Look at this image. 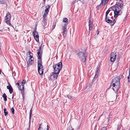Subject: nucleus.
I'll list each match as a JSON object with an SVG mask.
<instances>
[{
  "instance_id": "nucleus-47",
  "label": "nucleus",
  "mask_w": 130,
  "mask_h": 130,
  "mask_svg": "<svg viewBox=\"0 0 130 130\" xmlns=\"http://www.w3.org/2000/svg\"><path fill=\"white\" fill-rule=\"evenodd\" d=\"M13 97H14V94H13L12 95V99H13Z\"/></svg>"
},
{
  "instance_id": "nucleus-22",
  "label": "nucleus",
  "mask_w": 130,
  "mask_h": 130,
  "mask_svg": "<svg viewBox=\"0 0 130 130\" xmlns=\"http://www.w3.org/2000/svg\"><path fill=\"white\" fill-rule=\"evenodd\" d=\"M2 97L4 99V100L5 101H7V96L6 95V94L5 93H4Z\"/></svg>"
},
{
  "instance_id": "nucleus-45",
  "label": "nucleus",
  "mask_w": 130,
  "mask_h": 130,
  "mask_svg": "<svg viewBox=\"0 0 130 130\" xmlns=\"http://www.w3.org/2000/svg\"><path fill=\"white\" fill-rule=\"evenodd\" d=\"M6 110H7L6 109V108H4V112H5V111H6Z\"/></svg>"
},
{
  "instance_id": "nucleus-29",
  "label": "nucleus",
  "mask_w": 130,
  "mask_h": 130,
  "mask_svg": "<svg viewBox=\"0 0 130 130\" xmlns=\"http://www.w3.org/2000/svg\"><path fill=\"white\" fill-rule=\"evenodd\" d=\"M128 82L130 83V73L129 72V74L127 77Z\"/></svg>"
},
{
  "instance_id": "nucleus-50",
  "label": "nucleus",
  "mask_w": 130,
  "mask_h": 130,
  "mask_svg": "<svg viewBox=\"0 0 130 130\" xmlns=\"http://www.w3.org/2000/svg\"><path fill=\"white\" fill-rule=\"evenodd\" d=\"M44 0V1L45 2V1L46 0Z\"/></svg>"
},
{
  "instance_id": "nucleus-37",
  "label": "nucleus",
  "mask_w": 130,
  "mask_h": 130,
  "mask_svg": "<svg viewBox=\"0 0 130 130\" xmlns=\"http://www.w3.org/2000/svg\"><path fill=\"white\" fill-rule=\"evenodd\" d=\"M80 0H73V3H75L76 2H78V1H80Z\"/></svg>"
},
{
  "instance_id": "nucleus-2",
  "label": "nucleus",
  "mask_w": 130,
  "mask_h": 130,
  "mask_svg": "<svg viewBox=\"0 0 130 130\" xmlns=\"http://www.w3.org/2000/svg\"><path fill=\"white\" fill-rule=\"evenodd\" d=\"M86 54V53L79 52L77 53V55L79 58L81 59V60L84 62H85L87 57Z\"/></svg>"
},
{
  "instance_id": "nucleus-17",
  "label": "nucleus",
  "mask_w": 130,
  "mask_h": 130,
  "mask_svg": "<svg viewBox=\"0 0 130 130\" xmlns=\"http://www.w3.org/2000/svg\"><path fill=\"white\" fill-rule=\"evenodd\" d=\"M7 88L9 90V92L10 94L12 93L13 92V89L10 84L7 87Z\"/></svg>"
},
{
  "instance_id": "nucleus-26",
  "label": "nucleus",
  "mask_w": 130,
  "mask_h": 130,
  "mask_svg": "<svg viewBox=\"0 0 130 130\" xmlns=\"http://www.w3.org/2000/svg\"><path fill=\"white\" fill-rule=\"evenodd\" d=\"M32 108H31V109L30 110V114H29V119H30L31 118V116H32Z\"/></svg>"
},
{
  "instance_id": "nucleus-18",
  "label": "nucleus",
  "mask_w": 130,
  "mask_h": 130,
  "mask_svg": "<svg viewBox=\"0 0 130 130\" xmlns=\"http://www.w3.org/2000/svg\"><path fill=\"white\" fill-rule=\"evenodd\" d=\"M33 63L34 61L33 60L30 59H29L27 62V64L29 66L30 65Z\"/></svg>"
},
{
  "instance_id": "nucleus-35",
  "label": "nucleus",
  "mask_w": 130,
  "mask_h": 130,
  "mask_svg": "<svg viewBox=\"0 0 130 130\" xmlns=\"http://www.w3.org/2000/svg\"><path fill=\"white\" fill-rule=\"evenodd\" d=\"M0 2L2 4H4L5 2V0H0Z\"/></svg>"
},
{
  "instance_id": "nucleus-44",
  "label": "nucleus",
  "mask_w": 130,
  "mask_h": 130,
  "mask_svg": "<svg viewBox=\"0 0 130 130\" xmlns=\"http://www.w3.org/2000/svg\"><path fill=\"white\" fill-rule=\"evenodd\" d=\"M55 25L54 24V25H53V26H52V28H53V29H54L55 28Z\"/></svg>"
},
{
  "instance_id": "nucleus-21",
  "label": "nucleus",
  "mask_w": 130,
  "mask_h": 130,
  "mask_svg": "<svg viewBox=\"0 0 130 130\" xmlns=\"http://www.w3.org/2000/svg\"><path fill=\"white\" fill-rule=\"evenodd\" d=\"M109 0H102L101 4H102L105 5L108 2Z\"/></svg>"
},
{
  "instance_id": "nucleus-8",
  "label": "nucleus",
  "mask_w": 130,
  "mask_h": 130,
  "mask_svg": "<svg viewBox=\"0 0 130 130\" xmlns=\"http://www.w3.org/2000/svg\"><path fill=\"white\" fill-rule=\"evenodd\" d=\"M116 56L117 54L116 52H113L111 53L110 55V61L111 62L114 61L115 60Z\"/></svg>"
},
{
  "instance_id": "nucleus-40",
  "label": "nucleus",
  "mask_w": 130,
  "mask_h": 130,
  "mask_svg": "<svg viewBox=\"0 0 130 130\" xmlns=\"http://www.w3.org/2000/svg\"><path fill=\"white\" fill-rule=\"evenodd\" d=\"M41 47H40L39 49H38V52L39 51H40V52H41V54L42 55V51H41Z\"/></svg>"
},
{
  "instance_id": "nucleus-27",
  "label": "nucleus",
  "mask_w": 130,
  "mask_h": 130,
  "mask_svg": "<svg viewBox=\"0 0 130 130\" xmlns=\"http://www.w3.org/2000/svg\"><path fill=\"white\" fill-rule=\"evenodd\" d=\"M67 130H74V129L73 128H72V127L70 125L69 126Z\"/></svg>"
},
{
  "instance_id": "nucleus-3",
  "label": "nucleus",
  "mask_w": 130,
  "mask_h": 130,
  "mask_svg": "<svg viewBox=\"0 0 130 130\" xmlns=\"http://www.w3.org/2000/svg\"><path fill=\"white\" fill-rule=\"evenodd\" d=\"M38 130H48L49 127L46 123L45 122L43 123L39 124Z\"/></svg>"
},
{
  "instance_id": "nucleus-23",
  "label": "nucleus",
  "mask_w": 130,
  "mask_h": 130,
  "mask_svg": "<svg viewBox=\"0 0 130 130\" xmlns=\"http://www.w3.org/2000/svg\"><path fill=\"white\" fill-rule=\"evenodd\" d=\"M89 30L92 29V22H89Z\"/></svg>"
},
{
  "instance_id": "nucleus-32",
  "label": "nucleus",
  "mask_w": 130,
  "mask_h": 130,
  "mask_svg": "<svg viewBox=\"0 0 130 130\" xmlns=\"http://www.w3.org/2000/svg\"><path fill=\"white\" fill-rule=\"evenodd\" d=\"M67 97L69 99H70L71 100H72V97L69 95H67Z\"/></svg>"
},
{
  "instance_id": "nucleus-30",
  "label": "nucleus",
  "mask_w": 130,
  "mask_h": 130,
  "mask_svg": "<svg viewBox=\"0 0 130 130\" xmlns=\"http://www.w3.org/2000/svg\"><path fill=\"white\" fill-rule=\"evenodd\" d=\"M27 53V54H29V56L33 55V54L30 51L28 52Z\"/></svg>"
},
{
  "instance_id": "nucleus-31",
  "label": "nucleus",
  "mask_w": 130,
  "mask_h": 130,
  "mask_svg": "<svg viewBox=\"0 0 130 130\" xmlns=\"http://www.w3.org/2000/svg\"><path fill=\"white\" fill-rule=\"evenodd\" d=\"M99 68H97V69L96 70V74H98L99 73Z\"/></svg>"
},
{
  "instance_id": "nucleus-46",
  "label": "nucleus",
  "mask_w": 130,
  "mask_h": 130,
  "mask_svg": "<svg viewBox=\"0 0 130 130\" xmlns=\"http://www.w3.org/2000/svg\"><path fill=\"white\" fill-rule=\"evenodd\" d=\"M97 35H99V31H98V30H97Z\"/></svg>"
},
{
  "instance_id": "nucleus-24",
  "label": "nucleus",
  "mask_w": 130,
  "mask_h": 130,
  "mask_svg": "<svg viewBox=\"0 0 130 130\" xmlns=\"http://www.w3.org/2000/svg\"><path fill=\"white\" fill-rule=\"evenodd\" d=\"M68 22V19L67 18H63V22L67 23Z\"/></svg>"
},
{
  "instance_id": "nucleus-36",
  "label": "nucleus",
  "mask_w": 130,
  "mask_h": 130,
  "mask_svg": "<svg viewBox=\"0 0 130 130\" xmlns=\"http://www.w3.org/2000/svg\"><path fill=\"white\" fill-rule=\"evenodd\" d=\"M25 82H26L25 80L24 79L23 80V82L21 83V84L24 85L25 84Z\"/></svg>"
},
{
  "instance_id": "nucleus-10",
  "label": "nucleus",
  "mask_w": 130,
  "mask_h": 130,
  "mask_svg": "<svg viewBox=\"0 0 130 130\" xmlns=\"http://www.w3.org/2000/svg\"><path fill=\"white\" fill-rule=\"evenodd\" d=\"M67 24H65L64 26L62 27V29L63 31L62 35L64 37H66V34L67 33Z\"/></svg>"
},
{
  "instance_id": "nucleus-19",
  "label": "nucleus",
  "mask_w": 130,
  "mask_h": 130,
  "mask_svg": "<svg viewBox=\"0 0 130 130\" xmlns=\"http://www.w3.org/2000/svg\"><path fill=\"white\" fill-rule=\"evenodd\" d=\"M62 65V63L61 62H60L58 63H57L55 65L56 66H57L58 68H60V69L61 70V66Z\"/></svg>"
},
{
  "instance_id": "nucleus-9",
  "label": "nucleus",
  "mask_w": 130,
  "mask_h": 130,
  "mask_svg": "<svg viewBox=\"0 0 130 130\" xmlns=\"http://www.w3.org/2000/svg\"><path fill=\"white\" fill-rule=\"evenodd\" d=\"M120 78L119 77H116L112 79V83L110 84V86H112V84H113L114 86H115L116 84H117L118 82H119Z\"/></svg>"
},
{
  "instance_id": "nucleus-43",
  "label": "nucleus",
  "mask_w": 130,
  "mask_h": 130,
  "mask_svg": "<svg viewBox=\"0 0 130 130\" xmlns=\"http://www.w3.org/2000/svg\"><path fill=\"white\" fill-rule=\"evenodd\" d=\"M91 22V18L90 16V18H89V23L90 22Z\"/></svg>"
},
{
  "instance_id": "nucleus-25",
  "label": "nucleus",
  "mask_w": 130,
  "mask_h": 130,
  "mask_svg": "<svg viewBox=\"0 0 130 130\" xmlns=\"http://www.w3.org/2000/svg\"><path fill=\"white\" fill-rule=\"evenodd\" d=\"M110 9V8L109 9H108L106 12L105 17H107V16L108 14L109 13L110 11L111 10H109Z\"/></svg>"
},
{
  "instance_id": "nucleus-12",
  "label": "nucleus",
  "mask_w": 130,
  "mask_h": 130,
  "mask_svg": "<svg viewBox=\"0 0 130 130\" xmlns=\"http://www.w3.org/2000/svg\"><path fill=\"white\" fill-rule=\"evenodd\" d=\"M58 74L54 73L51 76L50 79L52 80H55L56 79Z\"/></svg>"
},
{
  "instance_id": "nucleus-15",
  "label": "nucleus",
  "mask_w": 130,
  "mask_h": 130,
  "mask_svg": "<svg viewBox=\"0 0 130 130\" xmlns=\"http://www.w3.org/2000/svg\"><path fill=\"white\" fill-rule=\"evenodd\" d=\"M110 9H111L114 11H121V9H120L118 6H113Z\"/></svg>"
},
{
  "instance_id": "nucleus-41",
  "label": "nucleus",
  "mask_w": 130,
  "mask_h": 130,
  "mask_svg": "<svg viewBox=\"0 0 130 130\" xmlns=\"http://www.w3.org/2000/svg\"><path fill=\"white\" fill-rule=\"evenodd\" d=\"M33 57V55L29 56V59H31V58H32Z\"/></svg>"
},
{
  "instance_id": "nucleus-42",
  "label": "nucleus",
  "mask_w": 130,
  "mask_h": 130,
  "mask_svg": "<svg viewBox=\"0 0 130 130\" xmlns=\"http://www.w3.org/2000/svg\"><path fill=\"white\" fill-rule=\"evenodd\" d=\"M16 85H18V87H19L20 84L19 83H18V82L17 83H16Z\"/></svg>"
},
{
  "instance_id": "nucleus-34",
  "label": "nucleus",
  "mask_w": 130,
  "mask_h": 130,
  "mask_svg": "<svg viewBox=\"0 0 130 130\" xmlns=\"http://www.w3.org/2000/svg\"><path fill=\"white\" fill-rule=\"evenodd\" d=\"M121 127L120 126V125L118 124V127L117 129V130H120V129Z\"/></svg>"
},
{
  "instance_id": "nucleus-6",
  "label": "nucleus",
  "mask_w": 130,
  "mask_h": 130,
  "mask_svg": "<svg viewBox=\"0 0 130 130\" xmlns=\"http://www.w3.org/2000/svg\"><path fill=\"white\" fill-rule=\"evenodd\" d=\"M34 38L36 41H39V36L38 35V32L36 31V29H34L32 32Z\"/></svg>"
},
{
  "instance_id": "nucleus-16",
  "label": "nucleus",
  "mask_w": 130,
  "mask_h": 130,
  "mask_svg": "<svg viewBox=\"0 0 130 130\" xmlns=\"http://www.w3.org/2000/svg\"><path fill=\"white\" fill-rule=\"evenodd\" d=\"M116 4L122 9L123 5V2L122 0H120L118 2H117Z\"/></svg>"
},
{
  "instance_id": "nucleus-5",
  "label": "nucleus",
  "mask_w": 130,
  "mask_h": 130,
  "mask_svg": "<svg viewBox=\"0 0 130 130\" xmlns=\"http://www.w3.org/2000/svg\"><path fill=\"white\" fill-rule=\"evenodd\" d=\"M50 5H48L46 7V9L44 10V13L43 15V20L44 21V23L45 22L46 23V21H45V19L44 18L47 15L49 12V9L50 8ZM46 25V24L45 25Z\"/></svg>"
},
{
  "instance_id": "nucleus-38",
  "label": "nucleus",
  "mask_w": 130,
  "mask_h": 130,
  "mask_svg": "<svg viewBox=\"0 0 130 130\" xmlns=\"http://www.w3.org/2000/svg\"><path fill=\"white\" fill-rule=\"evenodd\" d=\"M4 113V115L5 116H6L8 114V112L7 111H5Z\"/></svg>"
},
{
  "instance_id": "nucleus-39",
  "label": "nucleus",
  "mask_w": 130,
  "mask_h": 130,
  "mask_svg": "<svg viewBox=\"0 0 130 130\" xmlns=\"http://www.w3.org/2000/svg\"><path fill=\"white\" fill-rule=\"evenodd\" d=\"M29 126H28V128H27V130H30V122H29Z\"/></svg>"
},
{
  "instance_id": "nucleus-13",
  "label": "nucleus",
  "mask_w": 130,
  "mask_h": 130,
  "mask_svg": "<svg viewBox=\"0 0 130 130\" xmlns=\"http://www.w3.org/2000/svg\"><path fill=\"white\" fill-rule=\"evenodd\" d=\"M53 68L54 69V72L59 74V73L61 70L60 69L56 66L55 65L53 66Z\"/></svg>"
},
{
  "instance_id": "nucleus-4",
  "label": "nucleus",
  "mask_w": 130,
  "mask_h": 130,
  "mask_svg": "<svg viewBox=\"0 0 130 130\" xmlns=\"http://www.w3.org/2000/svg\"><path fill=\"white\" fill-rule=\"evenodd\" d=\"M11 15L9 12L7 13L6 15L4 21L8 25L11 26Z\"/></svg>"
},
{
  "instance_id": "nucleus-48",
  "label": "nucleus",
  "mask_w": 130,
  "mask_h": 130,
  "mask_svg": "<svg viewBox=\"0 0 130 130\" xmlns=\"http://www.w3.org/2000/svg\"><path fill=\"white\" fill-rule=\"evenodd\" d=\"M2 31H3V30H1V29H0V31H1V32H2Z\"/></svg>"
},
{
  "instance_id": "nucleus-49",
  "label": "nucleus",
  "mask_w": 130,
  "mask_h": 130,
  "mask_svg": "<svg viewBox=\"0 0 130 130\" xmlns=\"http://www.w3.org/2000/svg\"><path fill=\"white\" fill-rule=\"evenodd\" d=\"M1 70H0V74H1Z\"/></svg>"
},
{
  "instance_id": "nucleus-28",
  "label": "nucleus",
  "mask_w": 130,
  "mask_h": 130,
  "mask_svg": "<svg viewBox=\"0 0 130 130\" xmlns=\"http://www.w3.org/2000/svg\"><path fill=\"white\" fill-rule=\"evenodd\" d=\"M11 113L12 114H14V110L13 107H12L11 109Z\"/></svg>"
},
{
  "instance_id": "nucleus-7",
  "label": "nucleus",
  "mask_w": 130,
  "mask_h": 130,
  "mask_svg": "<svg viewBox=\"0 0 130 130\" xmlns=\"http://www.w3.org/2000/svg\"><path fill=\"white\" fill-rule=\"evenodd\" d=\"M120 82H118L117 84H116L115 86H114L113 84H112V86L113 87V89L114 91L116 92L118 91L120 88Z\"/></svg>"
},
{
  "instance_id": "nucleus-1",
  "label": "nucleus",
  "mask_w": 130,
  "mask_h": 130,
  "mask_svg": "<svg viewBox=\"0 0 130 130\" xmlns=\"http://www.w3.org/2000/svg\"><path fill=\"white\" fill-rule=\"evenodd\" d=\"M37 54L38 59V71L39 75H41L43 73V67L42 64V62L41 59L42 57L41 52L40 51L38 52Z\"/></svg>"
},
{
  "instance_id": "nucleus-20",
  "label": "nucleus",
  "mask_w": 130,
  "mask_h": 130,
  "mask_svg": "<svg viewBox=\"0 0 130 130\" xmlns=\"http://www.w3.org/2000/svg\"><path fill=\"white\" fill-rule=\"evenodd\" d=\"M19 89L21 90V92H22L23 91H24V85L23 84H21L19 86V87H18Z\"/></svg>"
},
{
  "instance_id": "nucleus-11",
  "label": "nucleus",
  "mask_w": 130,
  "mask_h": 130,
  "mask_svg": "<svg viewBox=\"0 0 130 130\" xmlns=\"http://www.w3.org/2000/svg\"><path fill=\"white\" fill-rule=\"evenodd\" d=\"M105 20L107 23H110L111 26H113L116 22V20L115 19L113 21H111L107 17H105Z\"/></svg>"
},
{
  "instance_id": "nucleus-14",
  "label": "nucleus",
  "mask_w": 130,
  "mask_h": 130,
  "mask_svg": "<svg viewBox=\"0 0 130 130\" xmlns=\"http://www.w3.org/2000/svg\"><path fill=\"white\" fill-rule=\"evenodd\" d=\"M122 12V11H114V17L116 18L118 17V15H121Z\"/></svg>"
},
{
  "instance_id": "nucleus-33",
  "label": "nucleus",
  "mask_w": 130,
  "mask_h": 130,
  "mask_svg": "<svg viewBox=\"0 0 130 130\" xmlns=\"http://www.w3.org/2000/svg\"><path fill=\"white\" fill-rule=\"evenodd\" d=\"M101 130H107V128L106 127H102L101 128Z\"/></svg>"
}]
</instances>
